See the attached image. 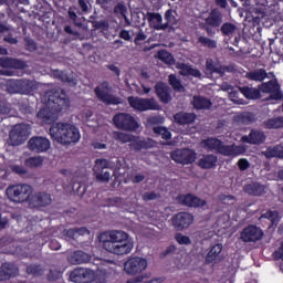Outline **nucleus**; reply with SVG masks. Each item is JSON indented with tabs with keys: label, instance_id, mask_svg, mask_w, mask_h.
I'll return each instance as SVG.
<instances>
[{
	"label": "nucleus",
	"instance_id": "nucleus-1",
	"mask_svg": "<svg viewBox=\"0 0 283 283\" xmlns=\"http://www.w3.org/2000/svg\"><path fill=\"white\" fill-rule=\"evenodd\" d=\"M102 249L113 255H129L134 251V241L123 230H108L99 234Z\"/></svg>",
	"mask_w": 283,
	"mask_h": 283
},
{
	"label": "nucleus",
	"instance_id": "nucleus-2",
	"mask_svg": "<svg viewBox=\"0 0 283 283\" xmlns=\"http://www.w3.org/2000/svg\"><path fill=\"white\" fill-rule=\"evenodd\" d=\"M46 107L42 108L38 113V118L50 125V123H54L56 120V113L63 112V109H67L70 107V98H67V94L65 91L59 87H54L46 93Z\"/></svg>",
	"mask_w": 283,
	"mask_h": 283
},
{
	"label": "nucleus",
	"instance_id": "nucleus-3",
	"mask_svg": "<svg viewBox=\"0 0 283 283\" xmlns=\"http://www.w3.org/2000/svg\"><path fill=\"white\" fill-rule=\"evenodd\" d=\"M49 134L60 145H76L81 140V130L70 123H56L54 124Z\"/></svg>",
	"mask_w": 283,
	"mask_h": 283
},
{
	"label": "nucleus",
	"instance_id": "nucleus-4",
	"mask_svg": "<svg viewBox=\"0 0 283 283\" xmlns=\"http://www.w3.org/2000/svg\"><path fill=\"white\" fill-rule=\"evenodd\" d=\"M201 147L210 149L211 151H218V154H221L222 156H232L233 158H235V156H242V154L247 151V146L244 145L227 146L221 140L216 138H208L202 140Z\"/></svg>",
	"mask_w": 283,
	"mask_h": 283
},
{
	"label": "nucleus",
	"instance_id": "nucleus-5",
	"mask_svg": "<svg viewBox=\"0 0 283 283\" xmlns=\"http://www.w3.org/2000/svg\"><path fill=\"white\" fill-rule=\"evenodd\" d=\"M7 198L14 205L30 203V196L32 195V187L25 184L11 185L6 190Z\"/></svg>",
	"mask_w": 283,
	"mask_h": 283
},
{
	"label": "nucleus",
	"instance_id": "nucleus-6",
	"mask_svg": "<svg viewBox=\"0 0 283 283\" xmlns=\"http://www.w3.org/2000/svg\"><path fill=\"white\" fill-rule=\"evenodd\" d=\"M39 83L32 80H9L7 82V92L9 94H32V92L39 90Z\"/></svg>",
	"mask_w": 283,
	"mask_h": 283
},
{
	"label": "nucleus",
	"instance_id": "nucleus-7",
	"mask_svg": "<svg viewBox=\"0 0 283 283\" xmlns=\"http://www.w3.org/2000/svg\"><path fill=\"white\" fill-rule=\"evenodd\" d=\"M94 92L96 98L105 105H120V103H123L120 97L111 94L112 85H109V82L107 81H104L98 86H96Z\"/></svg>",
	"mask_w": 283,
	"mask_h": 283
},
{
	"label": "nucleus",
	"instance_id": "nucleus-8",
	"mask_svg": "<svg viewBox=\"0 0 283 283\" xmlns=\"http://www.w3.org/2000/svg\"><path fill=\"white\" fill-rule=\"evenodd\" d=\"M31 127L28 124H18L13 126L9 134V143L13 147H19L23 145L25 140L30 137Z\"/></svg>",
	"mask_w": 283,
	"mask_h": 283
},
{
	"label": "nucleus",
	"instance_id": "nucleus-9",
	"mask_svg": "<svg viewBox=\"0 0 283 283\" xmlns=\"http://www.w3.org/2000/svg\"><path fill=\"white\" fill-rule=\"evenodd\" d=\"M113 123L117 129L123 132H136L140 127L134 116L128 113H118L113 117Z\"/></svg>",
	"mask_w": 283,
	"mask_h": 283
},
{
	"label": "nucleus",
	"instance_id": "nucleus-10",
	"mask_svg": "<svg viewBox=\"0 0 283 283\" xmlns=\"http://www.w3.org/2000/svg\"><path fill=\"white\" fill-rule=\"evenodd\" d=\"M147 259L140 256H133L124 263V271L128 275H138L147 271Z\"/></svg>",
	"mask_w": 283,
	"mask_h": 283
},
{
	"label": "nucleus",
	"instance_id": "nucleus-11",
	"mask_svg": "<svg viewBox=\"0 0 283 283\" xmlns=\"http://www.w3.org/2000/svg\"><path fill=\"white\" fill-rule=\"evenodd\" d=\"M128 103L133 109L137 112H148L154 109H160V105L155 98H140V97H128Z\"/></svg>",
	"mask_w": 283,
	"mask_h": 283
},
{
	"label": "nucleus",
	"instance_id": "nucleus-12",
	"mask_svg": "<svg viewBox=\"0 0 283 283\" xmlns=\"http://www.w3.org/2000/svg\"><path fill=\"white\" fill-rule=\"evenodd\" d=\"M27 147L29 151H33V154H45V151H50L52 143L48 137L33 136L28 140Z\"/></svg>",
	"mask_w": 283,
	"mask_h": 283
},
{
	"label": "nucleus",
	"instance_id": "nucleus-13",
	"mask_svg": "<svg viewBox=\"0 0 283 283\" xmlns=\"http://www.w3.org/2000/svg\"><path fill=\"white\" fill-rule=\"evenodd\" d=\"M50 205H52V195L46 191L31 192L29 206L32 209H41V207H50Z\"/></svg>",
	"mask_w": 283,
	"mask_h": 283
},
{
	"label": "nucleus",
	"instance_id": "nucleus-14",
	"mask_svg": "<svg viewBox=\"0 0 283 283\" xmlns=\"http://www.w3.org/2000/svg\"><path fill=\"white\" fill-rule=\"evenodd\" d=\"M171 159L179 165H191L196 161V151L189 148L177 149L171 153Z\"/></svg>",
	"mask_w": 283,
	"mask_h": 283
},
{
	"label": "nucleus",
	"instance_id": "nucleus-15",
	"mask_svg": "<svg viewBox=\"0 0 283 283\" xmlns=\"http://www.w3.org/2000/svg\"><path fill=\"white\" fill-rule=\"evenodd\" d=\"M220 25H222V13L213 9L205 20L203 30L211 36L216 34L212 28H220Z\"/></svg>",
	"mask_w": 283,
	"mask_h": 283
},
{
	"label": "nucleus",
	"instance_id": "nucleus-16",
	"mask_svg": "<svg viewBox=\"0 0 283 283\" xmlns=\"http://www.w3.org/2000/svg\"><path fill=\"white\" fill-rule=\"evenodd\" d=\"M222 243H216L208 249V253L205 256L206 264H220L224 260V253L222 252Z\"/></svg>",
	"mask_w": 283,
	"mask_h": 283
},
{
	"label": "nucleus",
	"instance_id": "nucleus-17",
	"mask_svg": "<svg viewBox=\"0 0 283 283\" xmlns=\"http://www.w3.org/2000/svg\"><path fill=\"white\" fill-rule=\"evenodd\" d=\"M260 91L263 92V94H270V98L272 101H282V91H280V83H277V80H272L266 83H262L260 85Z\"/></svg>",
	"mask_w": 283,
	"mask_h": 283
},
{
	"label": "nucleus",
	"instance_id": "nucleus-18",
	"mask_svg": "<svg viewBox=\"0 0 283 283\" xmlns=\"http://www.w3.org/2000/svg\"><path fill=\"white\" fill-rule=\"evenodd\" d=\"M96 274L90 269L78 268L71 273V282L74 283H90L94 282Z\"/></svg>",
	"mask_w": 283,
	"mask_h": 283
},
{
	"label": "nucleus",
	"instance_id": "nucleus-19",
	"mask_svg": "<svg viewBox=\"0 0 283 283\" xmlns=\"http://www.w3.org/2000/svg\"><path fill=\"white\" fill-rule=\"evenodd\" d=\"M142 25H145V21L147 19L149 28H153V30H167V25L163 23V15L160 13L147 12L146 15L145 13H142Z\"/></svg>",
	"mask_w": 283,
	"mask_h": 283
},
{
	"label": "nucleus",
	"instance_id": "nucleus-20",
	"mask_svg": "<svg viewBox=\"0 0 283 283\" xmlns=\"http://www.w3.org/2000/svg\"><path fill=\"white\" fill-rule=\"evenodd\" d=\"M171 220L172 227H175V229L178 231H182V229H188V227H191V223L193 222V216L188 212H179L174 216Z\"/></svg>",
	"mask_w": 283,
	"mask_h": 283
},
{
	"label": "nucleus",
	"instance_id": "nucleus-21",
	"mask_svg": "<svg viewBox=\"0 0 283 283\" xmlns=\"http://www.w3.org/2000/svg\"><path fill=\"white\" fill-rule=\"evenodd\" d=\"M227 72H231V66H224L219 61L208 59L206 61V74H218L219 76H224Z\"/></svg>",
	"mask_w": 283,
	"mask_h": 283
},
{
	"label": "nucleus",
	"instance_id": "nucleus-22",
	"mask_svg": "<svg viewBox=\"0 0 283 283\" xmlns=\"http://www.w3.org/2000/svg\"><path fill=\"white\" fill-rule=\"evenodd\" d=\"M264 233L260 230V228L255 226H249L241 232V240L243 242H258V240H262Z\"/></svg>",
	"mask_w": 283,
	"mask_h": 283
},
{
	"label": "nucleus",
	"instance_id": "nucleus-23",
	"mask_svg": "<svg viewBox=\"0 0 283 283\" xmlns=\"http://www.w3.org/2000/svg\"><path fill=\"white\" fill-rule=\"evenodd\" d=\"M178 200L180 205H185L186 207H207V201L193 195H180Z\"/></svg>",
	"mask_w": 283,
	"mask_h": 283
},
{
	"label": "nucleus",
	"instance_id": "nucleus-24",
	"mask_svg": "<svg viewBox=\"0 0 283 283\" xmlns=\"http://www.w3.org/2000/svg\"><path fill=\"white\" fill-rule=\"evenodd\" d=\"M19 275V268L13 263H4L0 270V282H6V280H10V277H15Z\"/></svg>",
	"mask_w": 283,
	"mask_h": 283
},
{
	"label": "nucleus",
	"instance_id": "nucleus-25",
	"mask_svg": "<svg viewBox=\"0 0 283 283\" xmlns=\"http://www.w3.org/2000/svg\"><path fill=\"white\" fill-rule=\"evenodd\" d=\"M67 260L70 264H87L92 260V255L78 250L70 253Z\"/></svg>",
	"mask_w": 283,
	"mask_h": 283
},
{
	"label": "nucleus",
	"instance_id": "nucleus-26",
	"mask_svg": "<svg viewBox=\"0 0 283 283\" xmlns=\"http://www.w3.org/2000/svg\"><path fill=\"white\" fill-rule=\"evenodd\" d=\"M241 140L250 145H262L266 140V135L262 130H251L249 136H243Z\"/></svg>",
	"mask_w": 283,
	"mask_h": 283
},
{
	"label": "nucleus",
	"instance_id": "nucleus-27",
	"mask_svg": "<svg viewBox=\"0 0 283 283\" xmlns=\"http://www.w3.org/2000/svg\"><path fill=\"white\" fill-rule=\"evenodd\" d=\"M177 70H179V74L181 76H195V78L202 77V73L198 69H195L193 66L186 63H178Z\"/></svg>",
	"mask_w": 283,
	"mask_h": 283
},
{
	"label": "nucleus",
	"instance_id": "nucleus-28",
	"mask_svg": "<svg viewBox=\"0 0 283 283\" xmlns=\"http://www.w3.org/2000/svg\"><path fill=\"white\" fill-rule=\"evenodd\" d=\"M155 92L158 98H160L161 103H169V101H171V95L169 94V86L166 83L158 82L155 85Z\"/></svg>",
	"mask_w": 283,
	"mask_h": 283
},
{
	"label": "nucleus",
	"instance_id": "nucleus-29",
	"mask_svg": "<svg viewBox=\"0 0 283 283\" xmlns=\"http://www.w3.org/2000/svg\"><path fill=\"white\" fill-rule=\"evenodd\" d=\"M62 235L66 240H77V238H81V235H90V230L86 228L64 229L62 231Z\"/></svg>",
	"mask_w": 283,
	"mask_h": 283
},
{
	"label": "nucleus",
	"instance_id": "nucleus-30",
	"mask_svg": "<svg viewBox=\"0 0 283 283\" xmlns=\"http://www.w3.org/2000/svg\"><path fill=\"white\" fill-rule=\"evenodd\" d=\"M201 169H213L218 165V157L214 155H203L197 163Z\"/></svg>",
	"mask_w": 283,
	"mask_h": 283
},
{
	"label": "nucleus",
	"instance_id": "nucleus-31",
	"mask_svg": "<svg viewBox=\"0 0 283 283\" xmlns=\"http://www.w3.org/2000/svg\"><path fill=\"white\" fill-rule=\"evenodd\" d=\"M175 120L179 124V125H191V123H193V120H196V114L193 113H177L175 115Z\"/></svg>",
	"mask_w": 283,
	"mask_h": 283
},
{
	"label": "nucleus",
	"instance_id": "nucleus-32",
	"mask_svg": "<svg viewBox=\"0 0 283 283\" xmlns=\"http://www.w3.org/2000/svg\"><path fill=\"white\" fill-rule=\"evenodd\" d=\"M245 76L247 78H249V81H256L259 83H262L264 78L269 77V73H266V70L264 69H258L252 72H248Z\"/></svg>",
	"mask_w": 283,
	"mask_h": 283
},
{
	"label": "nucleus",
	"instance_id": "nucleus-33",
	"mask_svg": "<svg viewBox=\"0 0 283 283\" xmlns=\"http://www.w3.org/2000/svg\"><path fill=\"white\" fill-rule=\"evenodd\" d=\"M177 14L178 13L174 9H168L165 12L164 19L166 23H164V25H166V30H168V28H174L175 25H178V18H176Z\"/></svg>",
	"mask_w": 283,
	"mask_h": 283
},
{
	"label": "nucleus",
	"instance_id": "nucleus-34",
	"mask_svg": "<svg viewBox=\"0 0 283 283\" xmlns=\"http://www.w3.org/2000/svg\"><path fill=\"white\" fill-rule=\"evenodd\" d=\"M44 158L42 156H33L29 157L24 160V167L29 169H39V167H43Z\"/></svg>",
	"mask_w": 283,
	"mask_h": 283
},
{
	"label": "nucleus",
	"instance_id": "nucleus-35",
	"mask_svg": "<svg viewBox=\"0 0 283 283\" xmlns=\"http://www.w3.org/2000/svg\"><path fill=\"white\" fill-rule=\"evenodd\" d=\"M192 105L196 109H209V107H211V99L202 96H195Z\"/></svg>",
	"mask_w": 283,
	"mask_h": 283
},
{
	"label": "nucleus",
	"instance_id": "nucleus-36",
	"mask_svg": "<svg viewBox=\"0 0 283 283\" xmlns=\"http://www.w3.org/2000/svg\"><path fill=\"white\" fill-rule=\"evenodd\" d=\"M245 193L250 196H262L264 193V186L253 182L244 186Z\"/></svg>",
	"mask_w": 283,
	"mask_h": 283
},
{
	"label": "nucleus",
	"instance_id": "nucleus-37",
	"mask_svg": "<svg viewBox=\"0 0 283 283\" xmlns=\"http://www.w3.org/2000/svg\"><path fill=\"white\" fill-rule=\"evenodd\" d=\"M262 156H265V158H283V148L282 146L269 147L265 151H262Z\"/></svg>",
	"mask_w": 283,
	"mask_h": 283
},
{
	"label": "nucleus",
	"instance_id": "nucleus-38",
	"mask_svg": "<svg viewBox=\"0 0 283 283\" xmlns=\"http://www.w3.org/2000/svg\"><path fill=\"white\" fill-rule=\"evenodd\" d=\"M238 27L231 22H226L221 25V32L223 36H229V39H232V36H235L238 32Z\"/></svg>",
	"mask_w": 283,
	"mask_h": 283
},
{
	"label": "nucleus",
	"instance_id": "nucleus-39",
	"mask_svg": "<svg viewBox=\"0 0 283 283\" xmlns=\"http://www.w3.org/2000/svg\"><path fill=\"white\" fill-rule=\"evenodd\" d=\"M52 76H54V78H59L63 83H70V85H76V80H74V77L67 75L63 71L55 70L52 72Z\"/></svg>",
	"mask_w": 283,
	"mask_h": 283
},
{
	"label": "nucleus",
	"instance_id": "nucleus-40",
	"mask_svg": "<svg viewBox=\"0 0 283 283\" xmlns=\"http://www.w3.org/2000/svg\"><path fill=\"white\" fill-rule=\"evenodd\" d=\"M239 90L241 94L245 96V98H250V99L260 98V90L258 88L245 86V87H240Z\"/></svg>",
	"mask_w": 283,
	"mask_h": 283
},
{
	"label": "nucleus",
	"instance_id": "nucleus-41",
	"mask_svg": "<svg viewBox=\"0 0 283 283\" xmlns=\"http://www.w3.org/2000/svg\"><path fill=\"white\" fill-rule=\"evenodd\" d=\"M264 127L266 129H281L283 127V116L266 120Z\"/></svg>",
	"mask_w": 283,
	"mask_h": 283
},
{
	"label": "nucleus",
	"instance_id": "nucleus-42",
	"mask_svg": "<svg viewBox=\"0 0 283 283\" xmlns=\"http://www.w3.org/2000/svg\"><path fill=\"white\" fill-rule=\"evenodd\" d=\"M113 138L114 140H118L119 143H133L134 135L123 133V132H113Z\"/></svg>",
	"mask_w": 283,
	"mask_h": 283
},
{
	"label": "nucleus",
	"instance_id": "nucleus-43",
	"mask_svg": "<svg viewBox=\"0 0 283 283\" xmlns=\"http://www.w3.org/2000/svg\"><path fill=\"white\" fill-rule=\"evenodd\" d=\"M155 57L159 59V61H163V63H166L167 65H172L174 63V55H171L167 50L158 51Z\"/></svg>",
	"mask_w": 283,
	"mask_h": 283
},
{
	"label": "nucleus",
	"instance_id": "nucleus-44",
	"mask_svg": "<svg viewBox=\"0 0 283 283\" xmlns=\"http://www.w3.org/2000/svg\"><path fill=\"white\" fill-rule=\"evenodd\" d=\"M198 43H200L203 48H209V50H216L218 48V42L216 40H211L207 36H199Z\"/></svg>",
	"mask_w": 283,
	"mask_h": 283
},
{
	"label": "nucleus",
	"instance_id": "nucleus-45",
	"mask_svg": "<svg viewBox=\"0 0 283 283\" xmlns=\"http://www.w3.org/2000/svg\"><path fill=\"white\" fill-rule=\"evenodd\" d=\"M154 133L157 134L158 136H161L164 140H170L171 138V132H169L167 127H163V126L154 127Z\"/></svg>",
	"mask_w": 283,
	"mask_h": 283
},
{
	"label": "nucleus",
	"instance_id": "nucleus-46",
	"mask_svg": "<svg viewBox=\"0 0 283 283\" xmlns=\"http://www.w3.org/2000/svg\"><path fill=\"white\" fill-rule=\"evenodd\" d=\"M261 218H265L266 220H270L272 224H275L280 222V213L277 211H268L261 216Z\"/></svg>",
	"mask_w": 283,
	"mask_h": 283
},
{
	"label": "nucleus",
	"instance_id": "nucleus-47",
	"mask_svg": "<svg viewBox=\"0 0 283 283\" xmlns=\"http://www.w3.org/2000/svg\"><path fill=\"white\" fill-rule=\"evenodd\" d=\"M96 179L99 180V182H109L112 178V172L108 170H102V171H95Z\"/></svg>",
	"mask_w": 283,
	"mask_h": 283
},
{
	"label": "nucleus",
	"instance_id": "nucleus-48",
	"mask_svg": "<svg viewBox=\"0 0 283 283\" xmlns=\"http://www.w3.org/2000/svg\"><path fill=\"white\" fill-rule=\"evenodd\" d=\"M169 83H170L171 87H174V90H176V92H182V90H185V87L180 83V80H178V77H176V75H174V74L169 75Z\"/></svg>",
	"mask_w": 283,
	"mask_h": 283
},
{
	"label": "nucleus",
	"instance_id": "nucleus-49",
	"mask_svg": "<svg viewBox=\"0 0 283 283\" xmlns=\"http://www.w3.org/2000/svg\"><path fill=\"white\" fill-rule=\"evenodd\" d=\"M94 169L95 171H105V169H109V160L96 159Z\"/></svg>",
	"mask_w": 283,
	"mask_h": 283
},
{
	"label": "nucleus",
	"instance_id": "nucleus-50",
	"mask_svg": "<svg viewBox=\"0 0 283 283\" xmlns=\"http://www.w3.org/2000/svg\"><path fill=\"white\" fill-rule=\"evenodd\" d=\"M114 13L117 17H125L127 14V7L123 2H118L114 8Z\"/></svg>",
	"mask_w": 283,
	"mask_h": 283
},
{
	"label": "nucleus",
	"instance_id": "nucleus-51",
	"mask_svg": "<svg viewBox=\"0 0 283 283\" xmlns=\"http://www.w3.org/2000/svg\"><path fill=\"white\" fill-rule=\"evenodd\" d=\"M142 198L145 200V202H149L150 200H158L160 198V193L156 191L144 192Z\"/></svg>",
	"mask_w": 283,
	"mask_h": 283
},
{
	"label": "nucleus",
	"instance_id": "nucleus-52",
	"mask_svg": "<svg viewBox=\"0 0 283 283\" xmlns=\"http://www.w3.org/2000/svg\"><path fill=\"white\" fill-rule=\"evenodd\" d=\"M130 149H134V151H140L144 148V144H143V139H136V137L134 136V140L130 142V145H129Z\"/></svg>",
	"mask_w": 283,
	"mask_h": 283
},
{
	"label": "nucleus",
	"instance_id": "nucleus-53",
	"mask_svg": "<svg viewBox=\"0 0 283 283\" xmlns=\"http://www.w3.org/2000/svg\"><path fill=\"white\" fill-rule=\"evenodd\" d=\"M175 240L178 244L189 245L191 243V239L182 233H177Z\"/></svg>",
	"mask_w": 283,
	"mask_h": 283
},
{
	"label": "nucleus",
	"instance_id": "nucleus-54",
	"mask_svg": "<svg viewBox=\"0 0 283 283\" xmlns=\"http://www.w3.org/2000/svg\"><path fill=\"white\" fill-rule=\"evenodd\" d=\"M27 273L29 275H43V269L39 265H30L27 268Z\"/></svg>",
	"mask_w": 283,
	"mask_h": 283
},
{
	"label": "nucleus",
	"instance_id": "nucleus-55",
	"mask_svg": "<svg viewBox=\"0 0 283 283\" xmlns=\"http://www.w3.org/2000/svg\"><path fill=\"white\" fill-rule=\"evenodd\" d=\"M93 28L95 30H109V23L107 21L102 20V21H93Z\"/></svg>",
	"mask_w": 283,
	"mask_h": 283
},
{
	"label": "nucleus",
	"instance_id": "nucleus-56",
	"mask_svg": "<svg viewBox=\"0 0 283 283\" xmlns=\"http://www.w3.org/2000/svg\"><path fill=\"white\" fill-rule=\"evenodd\" d=\"M146 40H147V34H145V31H143V29H140L135 36L134 43L136 45H140L142 41H146Z\"/></svg>",
	"mask_w": 283,
	"mask_h": 283
},
{
	"label": "nucleus",
	"instance_id": "nucleus-57",
	"mask_svg": "<svg viewBox=\"0 0 283 283\" xmlns=\"http://www.w3.org/2000/svg\"><path fill=\"white\" fill-rule=\"evenodd\" d=\"M67 14L71 21H73L74 25H78V15L76 14V11H74L73 7L69 8Z\"/></svg>",
	"mask_w": 283,
	"mask_h": 283
},
{
	"label": "nucleus",
	"instance_id": "nucleus-58",
	"mask_svg": "<svg viewBox=\"0 0 283 283\" xmlns=\"http://www.w3.org/2000/svg\"><path fill=\"white\" fill-rule=\"evenodd\" d=\"M238 167H239L240 171H247V169H249V167H251V164L249 163V160L241 158L238 161Z\"/></svg>",
	"mask_w": 283,
	"mask_h": 283
},
{
	"label": "nucleus",
	"instance_id": "nucleus-59",
	"mask_svg": "<svg viewBox=\"0 0 283 283\" xmlns=\"http://www.w3.org/2000/svg\"><path fill=\"white\" fill-rule=\"evenodd\" d=\"M11 170L14 174H18L19 176H25V174H28V169H25V167H23V166H17V165L12 166Z\"/></svg>",
	"mask_w": 283,
	"mask_h": 283
},
{
	"label": "nucleus",
	"instance_id": "nucleus-60",
	"mask_svg": "<svg viewBox=\"0 0 283 283\" xmlns=\"http://www.w3.org/2000/svg\"><path fill=\"white\" fill-rule=\"evenodd\" d=\"M135 92L136 94H139V96H143V94H149V92H151V87L142 84V87H137Z\"/></svg>",
	"mask_w": 283,
	"mask_h": 283
},
{
	"label": "nucleus",
	"instance_id": "nucleus-61",
	"mask_svg": "<svg viewBox=\"0 0 283 283\" xmlns=\"http://www.w3.org/2000/svg\"><path fill=\"white\" fill-rule=\"evenodd\" d=\"M48 277L51 282H54L61 277V272L56 270H51L50 273L48 274Z\"/></svg>",
	"mask_w": 283,
	"mask_h": 283
},
{
	"label": "nucleus",
	"instance_id": "nucleus-62",
	"mask_svg": "<svg viewBox=\"0 0 283 283\" xmlns=\"http://www.w3.org/2000/svg\"><path fill=\"white\" fill-rule=\"evenodd\" d=\"M78 7L81 8L83 14H88L90 6H87V2H85V0H78Z\"/></svg>",
	"mask_w": 283,
	"mask_h": 283
},
{
	"label": "nucleus",
	"instance_id": "nucleus-63",
	"mask_svg": "<svg viewBox=\"0 0 283 283\" xmlns=\"http://www.w3.org/2000/svg\"><path fill=\"white\" fill-rule=\"evenodd\" d=\"M144 149H151V147H156V143L153 139H142Z\"/></svg>",
	"mask_w": 283,
	"mask_h": 283
},
{
	"label": "nucleus",
	"instance_id": "nucleus-64",
	"mask_svg": "<svg viewBox=\"0 0 283 283\" xmlns=\"http://www.w3.org/2000/svg\"><path fill=\"white\" fill-rule=\"evenodd\" d=\"M119 39H123L124 41H132V34H129L128 30H122L119 32Z\"/></svg>",
	"mask_w": 283,
	"mask_h": 283
}]
</instances>
